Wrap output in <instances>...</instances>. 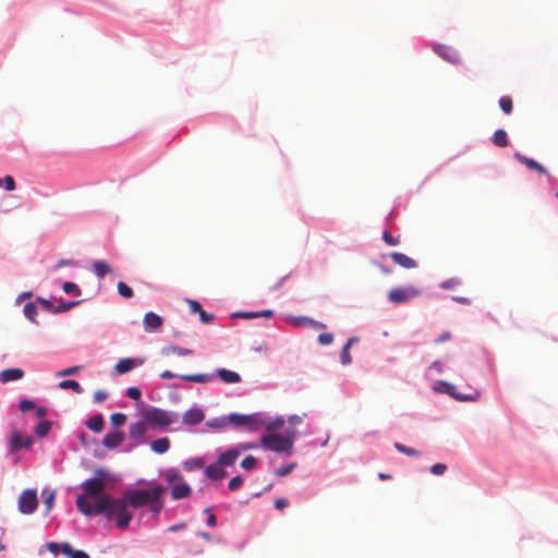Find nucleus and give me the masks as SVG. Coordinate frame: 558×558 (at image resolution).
Returning <instances> with one entry per match:
<instances>
[{
  "label": "nucleus",
  "mask_w": 558,
  "mask_h": 558,
  "mask_svg": "<svg viewBox=\"0 0 558 558\" xmlns=\"http://www.w3.org/2000/svg\"><path fill=\"white\" fill-rule=\"evenodd\" d=\"M128 501L121 498H112L110 495H104L101 499L94 504V507L87 506L83 497L76 498L77 510L86 515H95L106 513L108 520L116 519L119 529H126L133 518L132 512L128 510Z\"/></svg>",
  "instance_id": "f257e3e1"
},
{
  "label": "nucleus",
  "mask_w": 558,
  "mask_h": 558,
  "mask_svg": "<svg viewBox=\"0 0 558 558\" xmlns=\"http://www.w3.org/2000/svg\"><path fill=\"white\" fill-rule=\"evenodd\" d=\"M163 487L160 485L154 486L151 489H129L123 494L130 507L142 508L148 506L149 510L158 514L163 508Z\"/></svg>",
  "instance_id": "f03ea898"
},
{
  "label": "nucleus",
  "mask_w": 558,
  "mask_h": 558,
  "mask_svg": "<svg viewBox=\"0 0 558 558\" xmlns=\"http://www.w3.org/2000/svg\"><path fill=\"white\" fill-rule=\"evenodd\" d=\"M96 477H92L82 483L81 487L83 489V494L77 497H83L85 502L89 507H94L89 501L90 498L95 499V502L99 501L104 495H108L104 493V489L109 481V473L105 469H97L95 471Z\"/></svg>",
  "instance_id": "7ed1b4c3"
},
{
  "label": "nucleus",
  "mask_w": 558,
  "mask_h": 558,
  "mask_svg": "<svg viewBox=\"0 0 558 558\" xmlns=\"http://www.w3.org/2000/svg\"><path fill=\"white\" fill-rule=\"evenodd\" d=\"M295 434V430L288 432L287 436L280 434H268L262 437L260 442L263 447L268 450L290 454Z\"/></svg>",
  "instance_id": "20e7f679"
},
{
  "label": "nucleus",
  "mask_w": 558,
  "mask_h": 558,
  "mask_svg": "<svg viewBox=\"0 0 558 558\" xmlns=\"http://www.w3.org/2000/svg\"><path fill=\"white\" fill-rule=\"evenodd\" d=\"M143 416L146 423L154 428H165L178 421V415L175 413L158 408L145 410Z\"/></svg>",
  "instance_id": "39448f33"
},
{
  "label": "nucleus",
  "mask_w": 558,
  "mask_h": 558,
  "mask_svg": "<svg viewBox=\"0 0 558 558\" xmlns=\"http://www.w3.org/2000/svg\"><path fill=\"white\" fill-rule=\"evenodd\" d=\"M229 422L235 426L246 427L248 430H258L265 423V417L262 413L254 414H239L232 413L229 415Z\"/></svg>",
  "instance_id": "423d86ee"
},
{
  "label": "nucleus",
  "mask_w": 558,
  "mask_h": 558,
  "mask_svg": "<svg viewBox=\"0 0 558 558\" xmlns=\"http://www.w3.org/2000/svg\"><path fill=\"white\" fill-rule=\"evenodd\" d=\"M421 295V290L415 287L393 288L388 293V300L395 304L407 303L410 300Z\"/></svg>",
  "instance_id": "0eeeda50"
},
{
  "label": "nucleus",
  "mask_w": 558,
  "mask_h": 558,
  "mask_svg": "<svg viewBox=\"0 0 558 558\" xmlns=\"http://www.w3.org/2000/svg\"><path fill=\"white\" fill-rule=\"evenodd\" d=\"M19 510L23 514H32L38 508L37 492L35 489H25L19 497Z\"/></svg>",
  "instance_id": "6e6552de"
},
{
  "label": "nucleus",
  "mask_w": 558,
  "mask_h": 558,
  "mask_svg": "<svg viewBox=\"0 0 558 558\" xmlns=\"http://www.w3.org/2000/svg\"><path fill=\"white\" fill-rule=\"evenodd\" d=\"M160 377L163 379H171L174 377H178L174 373L171 371H163L160 374ZM179 378L192 381V383H199V384H207L213 380L214 376L211 374H195V375H179Z\"/></svg>",
  "instance_id": "1a4fd4ad"
},
{
  "label": "nucleus",
  "mask_w": 558,
  "mask_h": 558,
  "mask_svg": "<svg viewBox=\"0 0 558 558\" xmlns=\"http://www.w3.org/2000/svg\"><path fill=\"white\" fill-rule=\"evenodd\" d=\"M438 386L441 387L439 391L445 392L459 401H474L477 397V392L473 395H463L457 391L456 386L447 381H438Z\"/></svg>",
  "instance_id": "9d476101"
},
{
  "label": "nucleus",
  "mask_w": 558,
  "mask_h": 558,
  "mask_svg": "<svg viewBox=\"0 0 558 558\" xmlns=\"http://www.w3.org/2000/svg\"><path fill=\"white\" fill-rule=\"evenodd\" d=\"M434 51L441 57L442 59L447 60L450 63H459L460 62V56L459 52L453 49L452 47L437 44L434 46Z\"/></svg>",
  "instance_id": "9b49d317"
},
{
  "label": "nucleus",
  "mask_w": 558,
  "mask_h": 558,
  "mask_svg": "<svg viewBox=\"0 0 558 558\" xmlns=\"http://www.w3.org/2000/svg\"><path fill=\"white\" fill-rule=\"evenodd\" d=\"M33 444V438L29 436H23L19 432H14L10 441V450L12 452L17 451L22 448H28Z\"/></svg>",
  "instance_id": "f8f14e48"
},
{
  "label": "nucleus",
  "mask_w": 558,
  "mask_h": 558,
  "mask_svg": "<svg viewBox=\"0 0 558 558\" xmlns=\"http://www.w3.org/2000/svg\"><path fill=\"white\" fill-rule=\"evenodd\" d=\"M205 417L204 412L198 408H193L186 411L182 417L185 425L194 426L203 422Z\"/></svg>",
  "instance_id": "ddd939ff"
},
{
  "label": "nucleus",
  "mask_w": 558,
  "mask_h": 558,
  "mask_svg": "<svg viewBox=\"0 0 558 558\" xmlns=\"http://www.w3.org/2000/svg\"><path fill=\"white\" fill-rule=\"evenodd\" d=\"M123 440H124L123 432L114 430V432L108 433L104 437L102 445L106 448L113 449V448L119 447L123 442Z\"/></svg>",
  "instance_id": "4468645a"
},
{
  "label": "nucleus",
  "mask_w": 558,
  "mask_h": 558,
  "mask_svg": "<svg viewBox=\"0 0 558 558\" xmlns=\"http://www.w3.org/2000/svg\"><path fill=\"white\" fill-rule=\"evenodd\" d=\"M144 328L146 331H156L162 325V318L154 312H148L144 316Z\"/></svg>",
  "instance_id": "2eb2a0df"
},
{
  "label": "nucleus",
  "mask_w": 558,
  "mask_h": 558,
  "mask_svg": "<svg viewBox=\"0 0 558 558\" xmlns=\"http://www.w3.org/2000/svg\"><path fill=\"white\" fill-rule=\"evenodd\" d=\"M147 430V423L145 422H136L130 425L129 427V436L130 438L143 442L144 441V435Z\"/></svg>",
  "instance_id": "dca6fc26"
},
{
  "label": "nucleus",
  "mask_w": 558,
  "mask_h": 558,
  "mask_svg": "<svg viewBox=\"0 0 558 558\" xmlns=\"http://www.w3.org/2000/svg\"><path fill=\"white\" fill-rule=\"evenodd\" d=\"M192 489L185 482L177 483L171 487V497L174 500L183 499L190 496Z\"/></svg>",
  "instance_id": "f3484780"
},
{
  "label": "nucleus",
  "mask_w": 558,
  "mask_h": 558,
  "mask_svg": "<svg viewBox=\"0 0 558 558\" xmlns=\"http://www.w3.org/2000/svg\"><path fill=\"white\" fill-rule=\"evenodd\" d=\"M514 158L529 169L547 174V170L534 159L527 158L526 156L521 155L520 153H514Z\"/></svg>",
  "instance_id": "a211bd4d"
},
{
  "label": "nucleus",
  "mask_w": 558,
  "mask_h": 558,
  "mask_svg": "<svg viewBox=\"0 0 558 558\" xmlns=\"http://www.w3.org/2000/svg\"><path fill=\"white\" fill-rule=\"evenodd\" d=\"M390 257L396 264L407 269L415 268L417 266V263L413 258L403 253L395 252L390 254Z\"/></svg>",
  "instance_id": "6ab92c4d"
},
{
  "label": "nucleus",
  "mask_w": 558,
  "mask_h": 558,
  "mask_svg": "<svg viewBox=\"0 0 558 558\" xmlns=\"http://www.w3.org/2000/svg\"><path fill=\"white\" fill-rule=\"evenodd\" d=\"M216 374L226 384H238L241 381L240 374L230 369L218 368Z\"/></svg>",
  "instance_id": "aec40b11"
},
{
  "label": "nucleus",
  "mask_w": 558,
  "mask_h": 558,
  "mask_svg": "<svg viewBox=\"0 0 558 558\" xmlns=\"http://www.w3.org/2000/svg\"><path fill=\"white\" fill-rule=\"evenodd\" d=\"M24 372L21 368H7L0 373V381L9 383L22 379Z\"/></svg>",
  "instance_id": "412c9836"
},
{
  "label": "nucleus",
  "mask_w": 558,
  "mask_h": 558,
  "mask_svg": "<svg viewBox=\"0 0 558 558\" xmlns=\"http://www.w3.org/2000/svg\"><path fill=\"white\" fill-rule=\"evenodd\" d=\"M239 456H240V451L238 449H230V450L222 452L219 456L218 462L222 466H230L236 461Z\"/></svg>",
  "instance_id": "4be33fe9"
},
{
  "label": "nucleus",
  "mask_w": 558,
  "mask_h": 558,
  "mask_svg": "<svg viewBox=\"0 0 558 558\" xmlns=\"http://www.w3.org/2000/svg\"><path fill=\"white\" fill-rule=\"evenodd\" d=\"M205 474L211 480H221L226 476V471L219 462L210 464L206 468Z\"/></svg>",
  "instance_id": "5701e85b"
},
{
  "label": "nucleus",
  "mask_w": 558,
  "mask_h": 558,
  "mask_svg": "<svg viewBox=\"0 0 558 558\" xmlns=\"http://www.w3.org/2000/svg\"><path fill=\"white\" fill-rule=\"evenodd\" d=\"M141 364L142 362L137 363L134 359H122L116 364L114 368L119 374H125Z\"/></svg>",
  "instance_id": "b1692460"
},
{
  "label": "nucleus",
  "mask_w": 558,
  "mask_h": 558,
  "mask_svg": "<svg viewBox=\"0 0 558 558\" xmlns=\"http://www.w3.org/2000/svg\"><path fill=\"white\" fill-rule=\"evenodd\" d=\"M150 448L156 453H165L170 448V440L168 437L158 438L150 444Z\"/></svg>",
  "instance_id": "393cba45"
},
{
  "label": "nucleus",
  "mask_w": 558,
  "mask_h": 558,
  "mask_svg": "<svg viewBox=\"0 0 558 558\" xmlns=\"http://www.w3.org/2000/svg\"><path fill=\"white\" fill-rule=\"evenodd\" d=\"M61 551L71 558H90L85 551L73 549L72 546L68 543H63L61 545Z\"/></svg>",
  "instance_id": "a878e982"
},
{
  "label": "nucleus",
  "mask_w": 558,
  "mask_h": 558,
  "mask_svg": "<svg viewBox=\"0 0 558 558\" xmlns=\"http://www.w3.org/2000/svg\"><path fill=\"white\" fill-rule=\"evenodd\" d=\"M86 426L88 429H90L95 433H100L104 428L102 416L100 414L90 416L86 422Z\"/></svg>",
  "instance_id": "bb28decb"
},
{
  "label": "nucleus",
  "mask_w": 558,
  "mask_h": 558,
  "mask_svg": "<svg viewBox=\"0 0 558 558\" xmlns=\"http://www.w3.org/2000/svg\"><path fill=\"white\" fill-rule=\"evenodd\" d=\"M94 271L98 278H104L112 272V268L104 260H96L93 264Z\"/></svg>",
  "instance_id": "cd10ccee"
},
{
  "label": "nucleus",
  "mask_w": 558,
  "mask_h": 558,
  "mask_svg": "<svg viewBox=\"0 0 558 558\" xmlns=\"http://www.w3.org/2000/svg\"><path fill=\"white\" fill-rule=\"evenodd\" d=\"M162 354L170 355V354H178L180 356L191 355L193 354V351L191 349L181 348L178 345H168L162 349Z\"/></svg>",
  "instance_id": "c85d7f7f"
},
{
  "label": "nucleus",
  "mask_w": 558,
  "mask_h": 558,
  "mask_svg": "<svg viewBox=\"0 0 558 558\" xmlns=\"http://www.w3.org/2000/svg\"><path fill=\"white\" fill-rule=\"evenodd\" d=\"M356 341L355 338H350L348 340V342L345 343V345L343 347L342 351H341V355H340V359H341V363L343 365H349L351 362H352V357H351V354H350V348L351 345Z\"/></svg>",
  "instance_id": "c756f323"
},
{
  "label": "nucleus",
  "mask_w": 558,
  "mask_h": 558,
  "mask_svg": "<svg viewBox=\"0 0 558 558\" xmlns=\"http://www.w3.org/2000/svg\"><path fill=\"white\" fill-rule=\"evenodd\" d=\"M493 143L498 147H506L508 146V136L505 130H497L494 133L493 136Z\"/></svg>",
  "instance_id": "7c9ffc66"
},
{
  "label": "nucleus",
  "mask_w": 558,
  "mask_h": 558,
  "mask_svg": "<svg viewBox=\"0 0 558 558\" xmlns=\"http://www.w3.org/2000/svg\"><path fill=\"white\" fill-rule=\"evenodd\" d=\"M59 387L61 389H72L76 393L83 392V388L81 387V385L76 380H73V379H65V380L60 381Z\"/></svg>",
  "instance_id": "2f4dec72"
},
{
  "label": "nucleus",
  "mask_w": 558,
  "mask_h": 558,
  "mask_svg": "<svg viewBox=\"0 0 558 558\" xmlns=\"http://www.w3.org/2000/svg\"><path fill=\"white\" fill-rule=\"evenodd\" d=\"M166 481L168 482V484L174 485L177 483L183 482V477L180 472L171 469V470H168L166 473Z\"/></svg>",
  "instance_id": "473e14b6"
},
{
  "label": "nucleus",
  "mask_w": 558,
  "mask_h": 558,
  "mask_svg": "<svg viewBox=\"0 0 558 558\" xmlns=\"http://www.w3.org/2000/svg\"><path fill=\"white\" fill-rule=\"evenodd\" d=\"M499 107L500 109L506 113V114H510L512 112V108H513V104H512V99L511 97L509 96H502L500 99H499Z\"/></svg>",
  "instance_id": "72a5a7b5"
},
{
  "label": "nucleus",
  "mask_w": 558,
  "mask_h": 558,
  "mask_svg": "<svg viewBox=\"0 0 558 558\" xmlns=\"http://www.w3.org/2000/svg\"><path fill=\"white\" fill-rule=\"evenodd\" d=\"M118 292L122 298L131 299L133 296V290L125 282L120 281L117 286Z\"/></svg>",
  "instance_id": "f704fd0d"
},
{
  "label": "nucleus",
  "mask_w": 558,
  "mask_h": 558,
  "mask_svg": "<svg viewBox=\"0 0 558 558\" xmlns=\"http://www.w3.org/2000/svg\"><path fill=\"white\" fill-rule=\"evenodd\" d=\"M51 428V423L49 421H41L35 428V433L39 437H45L48 435Z\"/></svg>",
  "instance_id": "c9c22d12"
},
{
  "label": "nucleus",
  "mask_w": 558,
  "mask_h": 558,
  "mask_svg": "<svg viewBox=\"0 0 558 558\" xmlns=\"http://www.w3.org/2000/svg\"><path fill=\"white\" fill-rule=\"evenodd\" d=\"M395 448H396L399 452H401V453H403V454H405V456H409V457H417V456H420V454H421V453H420V451H417V450H415V449H413V448L407 447V446H404V445H402V444H400V442H396V444H395Z\"/></svg>",
  "instance_id": "e433bc0d"
},
{
  "label": "nucleus",
  "mask_w": 558,
  "mask_h": 558,
  "mask_svg": "<svg viewBox=\"0 0 558 558\" xmlns=\"http://www.w3.org/2000/svg\"><path fill=\"white\" fill-rule=\"evenodd\" d=\"M204 465V461L201 458L187 460L184 462V469L186 471H193L195 469H201Z\"/></svg>",
  "instance_id": "4c0bfd02"
},
{
  "label": "nucleus",
  "mask_w": 558,
  "mask_h": 558,
  "mask_svg": "<svg viewBox=\"0 0 558 558\" xmlns=\"http://www.w3.org/2000/svg\"><path fill=\"white\" fill-rule=\"evenodd\" d=\"M110 422L114 427H120L125 424L126 415L123 413H113L110 416Z\"/></svg>",
  "instance_id": "58836bf2"
},
{
  "label": "nucleus",
  "mask_w": 558,
  "mask_h": 558,
  "mask_svg": "<svg viewBox=\"0 0 558 558\" xmlns=\"http://www.w3.org/2000/svg\"><path fill=\"white\" fill-rule=\"evenodd\" d=\"M284 424L283 418H277L276 421H269L265 417V423L263 427H265L267 430H275L280 427H282Z\"/></svg>",
  "instance_id": "ea45409f"
},
{
  "label": "nucleus",
  "mask_w": 558,
  "mask_h": 558,
  "mask_svg": "<svg viewBox=\"0 0 558 558\" xmlns=\"http://www.w3.org/2000/svg\"><path fill=\"white\" fill-rule=\"evenodd\" d=\"M62 289L68 294H73L75 296H78L81 294L80 288L75 283L70 281L64 282Z\"/></svg>",
  "instance_id": "a19ab883"
},
{
  "label": "nucleus",
  "mask_w": 558,
  "mask_h": 558,
  "mask_svg": "<svg viewBox=\"0 0 558 558\" xmlns=\"http://www.w3.org/2000/svg\"><path fill=\"white\" fill-rule=\"evenodd\" d=\"M4 185L7 191L15 190V180L12 175H5L3 179L0 178V187Z\"/></svg>",
  "instance_id": "79ce46f5"
},
{
  "label": "nucleus",
  "mask_w": 558,
  "mask_h": 558,
  "mask_svg": "<svg viewBox=\"0 0 558 558\" xmlns=\"http://www.w3.org/2000/svg\"><path fill=\"white\" fill-rule=\"evenodd\" d=\"M257 463V459L253 456H247L245 457L242 462H241V466L246 470V471H251L252 469L255 468Z\"/></svg>",
  "instance_id": "37998d69"
},
{
  "label": "nucleus",
  "mask_w": 558,
  "mask_h": 558,
  "mask_svg": "<svg viewBox=\"0 0 558 558\" xmlns=\"http://www.w3.org/2000/svg\"><path fill=\"white\" fill-rule=\"evenodd\" d=\"M24 314H25V316L27 318L33 320L35 318V316L37 315V307H36V305L33 304V303L25 304V306H24Z\"/></svg>",
  "instance_id": "c03bdc74"
},
{
  "label": "nucleus",
  "mask_w": 558,
  "mask_h": 558,
  "mask_svg": "<svg viewBox=\"0 0 558 558\" xmlns=\"http://www.w3.org/2000/svg\"><path fill=\"white\" fill-rule=\"evenodd\" d=\"M54 498H56V493L52 490L50 492L44 499V504H45V507H46V512H50V510L53 508V505H54Z\"/></svg>",
  "instance_id": "a18cd8bd"
},
{
  "label": "nucleus",
  "mask_w": 558,
  "mask_h": 558,
  "mask_svg": "<svg viewBox=\"0 0 558 558\" xmlns=\"http://www.w3.org/2000/svg\"><path fill=\"white\" fill-rule=\"evenodd\" d=\"M461 283L460 279L458 278H450L448 280H445L440 283V288L442 289H453L456 287H458L459 284Z\"/></svg>",
  "instance_id": "49530a36"
},
{
  "label": "nucleus",
  "mask_w": 558,
  "mask_h": 558,
  "mask_svg": "<svg viewBox=\"0 0 558 558\" xmlns=\"http://www.w3.org/2000/svg\"><path fill=\"white\" fill-rule=\"evenodd\" d=\"M294 466H295V463H290V464L278 468L275 473L277 476H286L291 473V471L294 469Z\"/></svg>",
  "instance_id": "de8ad7c7"
},
{
  "label": "nucleus",
  "mask_w": 558,
  "mask_h": 558,
  "mask_svg": "<svg viewBox=\"0 0 558 558\" xmlns=\"http://www.w3.org/2000/svg\"><path fill=\"white\" fill-rule=\"evenodd\" d=\"M317 340L319 344L328 345L333 341V335L330 332L320 333Z\"/></svg>",
  "instance_id": "09e8293b"
},
{
  "label": "nucleus",
  "mask_w": 558,
  "mask_h": 558,
  "mask_svg": "<svg viewBox=\"0 0 558 558\" xmlns=\"http://www.w3.org/2000/svg\"><path fill=\"white\" fill-rule=\"evenodd\" d=\"M242 484L243 480L240 476H234L230 480L228 487L231 492H234L239 489L242 486Z\"/></svg>",
  "instance_id": "8fccbe9b"
},
{
  "label": "nucleus",
  "mask_w": 558,
  "mask_h": 558,
  "mask_svg": "<svg viewBox=\"0 0 558 558\" xmlns=\"http://www.w3.org/2000/svg\"><path fill=\"white\" fill-rule=\"evenodd\" d=\"M19 408L22 412H28L31 411L32 409L35 408V404L32 400L29 399H23L20 404H19Z\"/></svg>",
  "instance_id": "3c124183"
},
{
  "label": "nucleus",
  "mask_w": 558,
  "mask_h": 558,
  "mask_svg": "<svg viewBox=\"0 0 558 558\" xmlns=\"http://www.w3.org/2000/svg\"><path fill=\"white\" fill-rule=\"evenodd\" d=\"M199 318L202 323L204 324H210L214 320V315L210 313H207L203 308L198 312Z\"/></svg>",
  "instance_id": "603ef678"
},
{
  "label": "nucleus",
  "mask_w": 558,
  "mask_h": 558,
  "mask_svg": "<svg viewBox=\"0 0 558 558\" xmlns=\"http://www.w3.org/2000/svg\"><path fill=\"white\" fill-rule=\"evenodd\" d=\"M205 512L208 514L207 524L211 527H215L217 525V519L216 515L211 512V507H207Z\"/></svg>",
  "instance_id": "864d4df0"
},
{
  "label": "nucleus",
  "mask_w": 558,
  "mask_h": 558,
  "mask_svg": "<svg viewBox=\"0 0 558 558\" xmlns=\"http://www.w3.org/2000/svg\"><path fill=\"white\" fill-rule=\"evenodd\" d=\"M447 465L444 463H436L432 466L430 471L435 475H441L446 472Z\"/></svg>",
  "instance_id": "5fc2aeb1"
},
{
  "label": "nucleus",
  "mask_w": 558,
  "mask_h": 558,
  "mask_svg": "<svg viewBox=\"0 0 558 558\" xmlns=\"http://www.w3.org/2000/svg\"><path fill=\"white\" fill-rule=\"evenodd\" d=\"M126 395L129 398L133 399V400H138L142 396V392L138 388L136 387H130L126 391Z\"/></svg>",
  "instance_id": "6e6d98bb"
},
{
  "label": "nucleus",
  "mask_w": 558,
  "mask_h": 558,
  "mask_svg": "<svg viewBox=\"0 0 558 558\" xmlns=\"http://www.w3.org/2000/svg\"><path fill=\"white\" fill-rule=\"evenodd\" d=\"M383 240L388 244V245H397L399 243V239L398 238H393L389 232L385 231L383 233Z\"/></svg>",
  "instance_id": "4d7b16f0"
},
{
  "label": "nucleus",
  "mask_w": 558,
  "mask_h": 558,
  "mask_svg": "<svg viewBox=\"0 0 558 558\" xmlns=\"http://www.w3.org/2000/svg\"><path fill=\"white\" fill-rule=\"evenodd\" d=\"M108 395L106 391L104 390H97L95 393H94V401L97 402V403H100L102 401H105L107 399Z\"/></svg>",
  "instance_id": "13d9d810"
},
{
  "label": "nucleus",
  "mask_w": 558,
  "mask_h": 558,
  "mask_svg": "<svg viewBox=\"0 0 558 558\" xmlns=\"http://www.w3.org/2000/svg\"><path fill=\"white\" fill-rule=\"evenodd\" d=\"M80 366H72L58 373V376H70L78 372Z\"/></svg>",
  "instance_id": "bf43d9fd"
},
{
  "label": "nucleus",
  "mask_w": 558,
  "mask_h": 558,
  "mask_svg": "<svg viewBox=\"0 0 558 558\" xmlns=\"http://www.w3.org/2000/svg\"><path fill=\"white\" fill-rule=\"evenodd\" d=\"M288 505H289V501L284 498H278L275 500V507L278 510H283L286 507H288Z\"/></svg>",
  "instance_id": "052dcab7"
},
{
  "label": "nucleus",
  "mask_w": 558,
  "mask_h": 558,
  "mask_svg": "<svg viewBox=\"0 0 558 558\" xmlns=\"http://www.w3.org/2000/svg\"><path fill=\"white\" fill-rule=\"evenodd\" d=\"M304 416H305V414H303V415H296V414H294V415H291V416L288 418V422H289L290 424H292V425H296V424L302 423V421H303V417H304Z\"/></svg>",
  "instance_id": "680f3d73"
},
{
  "label": "nucleus",
  "mask_w": 558,
  "mask_h": 558,
  "mask_svg": "<svg viewBox=\"0 0 558 558\" xmlns=\"http://www.w3.org/2000/svg\"><path fill=\"white\" fill-rule=\"evenodd\" d=\"M451 338V333L449 331L442 332L436 340V343H441L448 341Z\"/></svg>",
  "instance_id": "e2e57ef3"
},
{
  "label": "nucleus",
  "mask_w": 558,
  "mask_h": 558,
  "mask_svg": "<svg viewBox=\"0 0 558 558\" xmlns=\"http://www.w3.org/2000/svg\"><path fill=\"white\" fill-rule=\"evenodd\" d=\"M453 301L462 304V305H470L471 304V300L469 298H463V296H453L452 298Z\"/></svg>",
  "instance_id": "0e129e2a"
},
{
  "label": "nucleus",
  "mask_w": 558,
  "mask_h": 558,
  "mask_svg": "<svg viewBox=\"0 0 558 558\" xmlns=\"http://www.w3.org/2000/svg\"><path fill=\"white\" fill-rule=\"evenodd\" d=\"M77 302H69L66 304H62L60 305L56 312H65L68 310H70L71 307H73Z\"/></svg>",
  "instance_id": "69168bd1"
},
{
  "label": "nucleus",
  "mask_w": 558,
  "mask_h": 558,
  "mask_svg": "<svg viewBox=\"0 0 558 558\" xmlns=\"http://www.w3.org/2000/svg\"><path fill=\"white\" fill-rule=\"evenodd\" d=\"M191 311L194 313H198L203 307L202 305L196 301H190Z\"/></svg>",
  "instance_id": "338daca9"
},
{
  "label": "nucleus",
  "mask_w": 558,
  "mask_h": 558,
  "mask_svg": "<svg viewBox=\"0 0 558 558\" xmlns=\"http://www.w3.org/2000/svg\"><path fill=\"white\" fill-rule=\"evenodd\" d=\"M46 414H47V410H46V408H44V407H37V408H36V416H37L38 418H43V417H45V416H46Z\"/></svg>",
  "instance_id": "774afa93"
}]
</instances>
